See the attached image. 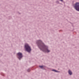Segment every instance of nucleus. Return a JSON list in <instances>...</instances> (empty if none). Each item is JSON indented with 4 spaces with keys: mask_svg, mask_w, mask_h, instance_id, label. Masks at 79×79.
<instances>
[{
    "mask_svg": "<svg viewBox=\"0 0 79 79\" xmlns=\"http://www.w3.org/2000/svg\"><path fill=\"white\" fill-rule=\"evenodd\" d=\"M74 8L77 11H79V2H76L74 5Z\"/></svg>",
    "mask_w": 79,
    "mask_h": 79,
    "instance_id": "nucleus-4",
    "label": "nucleus"
},
{
    "mask_svg": "<svg viewBox=\"0 0 79 79\" xmlns=\"http://www.w3.org/2000/svg\"><path fill=\"white\" fill-rule=\"evenodd\" d=\"M27 72L29 73V72H30L31 71V69H28L27 70Z\"/></svg>",
    "mask_w": 79,
    "mask_h": 79,
    "instance_id": "nucleus-8",
    "label": "nucleus"
},
{
    "mask_svg": "<svg viewBox=\"0 0 79 79\" xmlns=\"http://www.w3.org/2000/svg\"><path fill=\"white\" fill-rule=\"evenodd\" d=\"M52 71H54V72H55L56 73H59V71L55 69H52Z\"/></svg>",
    "mask_w": 79,
    "mask_h": 79,
    "instance_id": "nucleus-7",
    "label": "nucleus"
},
{
    "mask_svg": "<svg viewBox=\"0 0 79 79\" xmlns=\"http://www.w3.org/2000/svg\"><path fill=\"white\" fill-rule=\"evenodd\" d=\"M39 68H40L41 69H45V68H46V66H44V65H39Z\"/></svg>",
    "mask_w": 79,
    "mask_h": 79,
    "instance_id": "nucleus-5",
    "label": "nucleus"
},
{
    "mask_svg": "<svg viewBox=\"0 0 79 79\" xmlns=\"http://www.w3.org/2000/svg\"><path fill=\"white\" fill-rule=\"evenodd\" d=\"M68 73L69 74L70 76H71L72 74H73V72L71 71L70 70H69L68 71Z\"/></svg>",
    "mask_w": 79,
    "mask_h": 79,
    "instance_id": "nucleus-6",
    "label": "nucleus"
},
{
    "mask_svg": "<svg viewBox=\"0 0 79 79\" xmlns=\"http://www.w3.org/2000/svg\"><path fill=\"white\" fill-rule=\"evenodd\" d=\"M60 1H61V2H63V0H60Z\"/></svg>",
    "mask_w": 79,
    "mask_h": 79,
    "instance_id": "nucleus-9",
    "label": "nucleus"
},
{
    "mask_svg": "<svg viewBox=\"0 0 79 79\" xmlns=\"http://www.w3.org/2000/svg\"><path fill=\"white\" fill-rule=\"evenodd\" d=\"M24 48L25 49V50H26L27 52H28V53H31V50H32L31 47H30L27 44H25Z\"/></svg>",
    "mask_w": 79,
    "mask_h": 79,
    "instance_id": "nucleus-2",
    "label": "nucleus"
},
{
    "mask_svg": "<svg viewBox=\"0 0 79 79\" xmlns=\"http://www.w3.org/2000/svg\"><path fill=\"white\" fill-rule=\"evenodd\" d=\"M16 56L17 58L19 60H21L23 57V54L21 52H19L17 53Z\"/></svg>",
    "mask_w": 79,
    "mask_h": 79,
    "instance_id": "nucleus-3",
    "label": "nucleus"
},
{
    "mask_svg": "<svg viewBox=\"0 0 79 79\" xmlns=\"http://www.w3.org/2000/svg\"><path fill=\"white\" fill-rule=\"evenodd\" d=\"M36 43L39 48L43 52H46V53L50 52V50L48 49V47L45 45L42 40H38L37 41Z\"/></svg>",
    "mask_w": 79,
    "mask_h": 79,
    "instance_id": "nucleus-1",
    "label": "nucleus"
}]
</instances>
